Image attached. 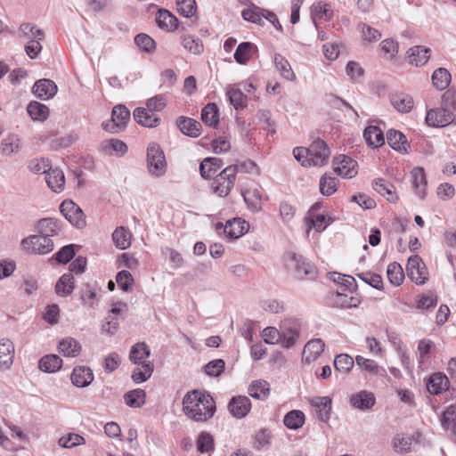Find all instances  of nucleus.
I'll return each instance as SVG.
<instances>
[{
    "instance_id": "1",
    "label": "nucleus",
    "mask_w": 456,
    "mask_h": 456,
    "mask_svg": "<svg viewBox=\"0 0 456 456\" xmlns=\"http://www.w3.org/2000/svg\"><path fill=\"white\" fill-rule=\"evenodd\" d=\"M183 411L189 419L197 422H206L216 413V402L209 394L192 390L183 399Z\"/></svg>"
},
{
    "instance_id": "2",
    "label": "nucleus",
    "mask_w": 456,
    "mask_h": 456,
    "mask_svg": "<svg viewBox=\"0 0 456 456\" xmlns=\"http://www.w3.org/2000/svg\"><path fill=\"white\" fill-rule=\"evenodd\" d=\"M293 155L304 167H321L328 161L330 151L324 141L316 140L309 148L296 147Z\"/></svg>"
},
{
    "instance_id": "3",
    "label": "nucleus",
    "mask_w": 456,
    "mask_h": 456,
    "mask_svg": "<svg viewBox=\"0 0 456 456\" xmlns=\"http://www.w3.org/2000/svg\"><path fill=\"white\" fill-rule=\"evenodd\" d=\"M146 166L148 173L154 178L164 176L167 169V162L161 147L152 142L149 143L146 152Z\"/></svg>"
},
{
    "instance_id": "4",
    "label": "nucleus",
    "mask_w": 456,
    "mask_h": 456,
    "mask_svg": "<svg viewBox=\"0 0 456 456\" xmlns=\"http://www.w3.org/2000/svg\"><path fill=\"white\" fill-rule=\"evenodd\" d=\"M286 265L293 270L297 278L314 280L317 276L315 265L301 255L289 252L285 256Z\"/></svg>"
},
{
    "instance_id": "5",
    "label": "nucleus",
    "mask_w": 456,
    "mask_h": 456,
    "mask_svg": "<svg viewBox=\"0 0 456 456\" xmlns=\"http://www.w3.org/2000/svg\"><path fill=\"white\" fill-rule=\"evenodd\" d=\"M21 246L28 254L45 255L53 251V241L51 238L35 234L23 239Z\"/></svg>"
},
{
    "instance_id": "6",
    "label": "nucleus",
    "mask_w": 456,
    "mask_h": 456,
    "mask_svg": "<svg viewBox=\"0 0 456 456\" xmlns=\"http://www.w3.org/2000/svg\"><path fill=\"white\" fill-rule=\"evenodd\" d=\"M233 169L225 167L214 177L211 189L219 197H226L232 189L236 180L233 176Z\"/></svg>"
},
{
    "instance_id": "7",
    "label": "nucleus",
    "mask_w": 456,
    "mask_h": 456,
    "mask_svg": "<svg viewBox=\"0 0 456 456\" xmlns=\"http://www.w3.org/2000/svg\"><path fill=\"white\" fill-rule=\"evenodd\" d=\"M60 211L64 217L75 227L83 228L86 225V216L78 205L72 200H64L60 205Z\"/></svg>"
},
{
    "instance_id": "8",
    "label": "nucleus",
    "mask_w": 456,
    "mask_h": 456,
    "mask_svg": "<svg viewBox=\"0 0 456 456\" xmlns=\"http://www.w3.org/2000/svg\"><path fill=\"white\" fill-rule=\"evenodd\" d=\"M406 271L408 277L417 285H422L428 281L427 267L418 255L409 257Z\"/></svg>"
},
{
    "instance_id": "9",
    "label": "nucleus",
    "mask_w": 456,
    "mask_h": 456,
    "mask_svg": "<svg viewBox=\"0 0 456 456\" xmlns=\"http://www.w3.org/2000/svg\"><path fill=\"white\" fill-rule=\"evenodd\" d=\"M333 169L344 178H352L357 175V162L346 155H339L333 160Z\"/></svg>"
},
{
    "instance_id": "10",
    "label": "nucleus",
    "mask_w": 456,
    "mask_h": 456,
    "mask_svg": "<svg viewBox=\"0 0 456 456\" xmlns=\"http://www.w3.org/2000/svg\"><path fill=\"white\" fill-rule=\"evenodd\" d=\"M227 407L232 417L236 419H242L248 414L252 405L251 401L248 396L237 395L232 397Z\"/></svg>"
},
{
    "instance_id": "11",
    "label": "nucleus",
    "mask_w": 456,
    "mask_h": 456,
    "mask_svg": "<svg viewBox=\"0 0 456 456\" xmlns=\"http://www.w3.org/2000/svg\"><path fill=\"white\" fill-rule=\"evenodd\" d=\"M325 344L321 338L309 340L302 353V362L310 363L315 361L324 351Z\"/></svg>"
},
{
    "instance_id": "12",
    "label": "nucleus",
    "mask_w": 456,
    "mask_h": 456,
    "mask_svg": "<svg viewBox=\"0 0 456 456\" xmlns=\"http://www.w3.org/2000/svg\"><path fill=\"white\" fill-rule=\"evenodd\" d=\"M57 90L55 83L47 78L37 80L32 87L35 96L43 100L53 98L56 94Z\"/></svg>"
},
{
    "instance_id": "13",
    "label": "nucleus",
    "mask_w": 456,
    "mask_h": 456,
    "mask_svg": "<svg viewBox=\"0 0 456 456\" xmlns=\"http://www.w3.org/2000/svg\"><path fill=\"white\" fill-rule=\"evenodd\" d=\"M14 359L13 343L6 338L0 339V370H6L11 368Z\"/></svg>"
},
{
    "instance_id": "14",
    "label": "nucleus",
    "mask_w": 456,
    "mask_h": 456,
    "mask_svg": "<svg viewBox=\"0 0 456 456\" xmlns=\"http://www.w3.org/2000/svg\"><path fill=\"white\" fill-rule=\"evenodd\" d=\"M45 182L49 189L55 193H61L65 189L64 173L60 168H49L45 175Z\"/></svg>"
},
{
    "instance_id": "15",
    "label": "nucleus",
    "mask_w": 456,
    "mask_h": 456,
    "mask_svg": "<svg viewBox=\"0 0 456 456\" xmlns=\"http://www.w3.org/2000/svg\"><path fill=\"white\" fill-rule=\"evenodd\" d=\"M248 227L249 224L245 220L237 217L226 222L224 232L230 239H238L248 232Z\"/></svg>"
},
{
    "instance_id": "16",
    "label": "nucleus",
    "mask_w": 456,
    "mask_h": 456,
    "mask_svg": "<svg viewBox=\"0 0 456 456\" xmlns=\"http://www.w3.org/2000/svg\"><path fill=\"white\" fill-rule=\"evenodd\" d=\"M100 151L104 155L122 157L127 151V146L118 139H110L101 142Z\"/></svg>"
},
{
    "instance_id": "17",
    "label": "nucleus",
    "mask_w": 456,
    "mask_h": 456,
    "mask_svg": "<svg viewBox=\"0 0 456 456\" xmlns=\"http://www.w3.org/2000/svg\"><path fill=\"white\" fill-rule=\"evenodd\" d=\"M177 126L183 134L192 138H197L201 134L200 123L186 116L180 117L177 120Z\"/></svg>"
},
{
    "instance_id": "18",
    "label": "nucleus",
    "mask_w": 456,
    "mask_h": 456,
    "mask_svg": "<svg viewBox=\"0 0 456 456\" xmlns=\"http://www.w3.org/2000/svg\"><path fill=\"white\" fill-rule=\"evenodd\" d=\"M311 405L316 409L318 419L328 422L330 418L331 399L328 396H317L311 400Z\"/></svg>"
},
{
    "instance_id": "19",
    "label": "nucleus",
    "mask_w": 456,
    "mask_h": 456,
    "mask_svg": "<svg viewBox=\"0 0 456 456\" xmlns=\"http://www.w3.org/2000/svg\"><path fill=\"white\" fill-rule=\"evenodd\" d=\"M387 139L388 144L395 151L403 154L409 152L410 144L403 133L390 129L387 134Z\"/></svg>"
},
{
    "instance_id": "20",
    "label": "nucleus",
    "mask_w": 456,
    "mask_h": 456,
    "mask_svg": "<svg viewBox=\"0 0 456 456\" xmlns=\"http://www.w3.org/2000/svg\"><path fill=\"white\" fill-rule=\"evenodd\" d=\"M390 102L395 110L401 113H409L414 106L413 98L404 93L392 94Z\"/></svg>"
},
{
    "instance_id": "21",
    "label": "nucleus",
    "mask_w": 456,
    "mask_h": 456,
    "mask_svg": "<svg viewBox=\"0 0 456 456\" xmlns=\"http://www.w3.org/2000/svg\"><path fill=\"white\" fill-rule=\"evenodd\" d=\"M449 379L446 375L436 372L432 374L428 382L427 389L430 394L438 395L449 388Z\"/></svg>"
},
{
    "instance_id": "22",
    "label": "nucleus",
    "mask_w": 456,
    "mask_h": 456,
    "mask_svg": "<svg viewBox=\"0 0 456 456\" xmlns=\"http://www.w3.org/2000/svg\"><path fill=\"white\" fill-rule=\"evenodd\" d=\"M93 379L94 374L87 367H76L71 373L72 384L77 387H86L89 386Z\"/></svg>"
},
{
    "instance_id": "23",
    "label": "nucleus",
    "mask_w": 456,
    "mask_h": 456,
    "mask_svg": "<svg viewBox=\"0 0 456 456\" xmlns=\"http://www.w3.org/2000/svg\"><path fill=\"white\" fill-rule=\"evenodd\" d=\"M280 343L284 348H291L299 338L300 330L297 323L287 327L286 324L281 328Z\"/></svg>"
},
{
    "instance_id": "24",
    "label": "nucleus",
    "mask_w": 456,
    "mask_h": 456,
    "mask_svg": "<svg viewBox=\"0 0 456 456\" xmlns=\"http://www.w3.org/2000/svg\"><path fill=\"white\" fill-rule=\"evenodd\" d=\"M150 355V349L145 343H136L132 346L129 359L133 363L141 366L143 365V363L151 362L149 360Z\"/></svg>"
},
{
    "instance_id": "25",
    "label": "nucleus",
    "mask_w": 456,
    "mask_h": 456,
    "mask_svg": "<svg viewBox=\"0 0 456 456\" xmlns=\"http://www.w3.org/2000/svg\"><path fill=\"white\" fill-rule=\"evenodd\" d=\"M408 61L416 67L423 66L430 58V49L417 45L409 49Z\"/></svg>"
},
{
    "instance_id": "26",
    "label": "nucleus",
    "mask_w": 456,
    "mask_h": 456,
    "mask_svg": "<svg viewBox=\"0 0 456 456\" xmlns=\"http://www.w3.org/2000/svg\"><path fill=\"white\" fill-rule=\"evenodd\" d=\"M37 229L38 234L52 238L61 231V222L53 218H43L38 221Z\"/></svg>"
},
{
    "instance_id": "27",
    "label": "nucleus",
    "mask_w": 456,
    "mask_h": 456,
    "mask_svg": "<svg viewBox=\"0 0 456 456\" xmlns=\"http://www.w3.org/2000/svg\"><path fill=\"white\" fill-rule=\"evenodd\" d=\"M131 116H110V118L103 121L102 128L111 134H118L125 130Z\"/></svg>"
},
{
    "instance_id": "28",
    "label": "nucleus",
    "mask_w": 456,
    "mask_h": 456,
    "mask_svg": "<svg viewBox=\"0 0 456 456\" xmlns=\"http://www.w3.org/2000/svg\"><path fill=\"white\" fill-rule=\"evenodd\" d=\"M412 184L417 196L423 200L426 197L427 179L423 167H417L411 171Z\"/></svg>"
},
{
    "instance_id": "29",
    "label": "nucleus",
    "mask_w": 456,
    "mask_h": 456,
    "mask_svg": "<svg viewBox=\"0 0 456 456\" xmlns=\"http://www.w3.org/2000/svg\"><path fill=\"white\" fill-rule=\"evenodd\" d=\"M58 349L66 357H76L81 352V345L75 338L67 337L60 341Z\"/></svg>"
},
{
    "instance_id": "30",
    "label": "nucleus",
    "mask_w": 456,
    "mask_h": 456,
    "mask_svg": "<svg viewBox=\"0 0 456 456\" xmlns=\"http://www.w3.org/2000/svg\"><path fill=\"white\" fill-rule=\"evenodd\" d=\"M351 404L360 410H368L375 403V397L372 393L367 391H361L354 394L350 399Z\"/></svg>"
},
{
    "instance_id": "31",
    "label": "nucleus",
    "mask_w": 456,
    "mask_h": 456,
    "mask_svg": "<svg viewBox=\"0 0 456 456\" xmlns=\"http://www.w3.org/2000/svg\"><path fill=\"white\" fill-rule=\"evenodd\" d=\"M363 136L368 145L372 148H379L385 142L382 130L376 126H370L366 127L363 132Z\"/></svg>"
},
{
    "instance_id": "32",
    "label": "nucleus",
    "mask_w": 456,
    "mask_h": 456,
    "mask_svg": "<svg viewBox=\"0 0 456 456\" xmlns=\"http://www.w3.org/2000/svg\"><path fill=\"white\" fill-rule=\"evenodd\" d=\"M132 233L124 226L117 227L112 233V240L116 248L124 250L131 245Z\"/></svg>"
},
{
    "instance_id": "33",
    "label": "nucleus",
    "mask_w": 456,
    "mask_h": 456,
    "mask_svg": "<svg viewBox=\"0 0 456 456\" xmlns=\"http://www.w3.org/2000/svg\"><path fill=\"white\" fill-rule=\"evenodd\" d=\"M223 166L222 159L218 158H207L200 165V172L202 177L210 178Z\"/></svg>"
},
{
    "instance_id": "34",
    "label": "nucleus",
    "mask_w": 456,
    "mask_h": 456,
    "mask_svg": "<svg viewBox=\"0 0 456 456\" xmlns=\"http://www.w3.org/2000/svg\"><path fill=\"white\" fill-rule=\"evenodd\" d=\"M74 277L70 273L62 274L55 285V292L60 297H67L74 290Z\"/></svg>"
},
{
    "instance_id": "35",
    "label": "nucleus",
    "mask_w": 456,
    "mask_h": 456,
    "mask_svg": "<svg viewBox=\"0 0 456 456\" xmlns=\"http://www.w3.org/2000/svg\"><path fill=\"white\" fill-rule=\"evenodd\" d=\"M373 189L390 202H395L397 197L394 191V186L382 178L375 179L372 183Z\"/></svg>"
},
{
    "instance_id": "36",
    "label": "nucleus",
    "mask_w": 456,
    "mask_h": 456,
    "mask_svg": "<svg viewBox=\"0 0 456 456\" xmlns=\"http://www.w3.org/2000/svg\"><path fill=\"white\" fill-rule=\"evenodd\" d=\"M355 362L362 370L372 375L384 376L386 374V370L383 367H379L378 363L372 359H368L362 355H357L355 357Z\"/></svg>"
},
{
    "instance_id": "37",
    "label": "nucleus",
    "mask_w": 456,
    "mask_h": 456,
    "mask_svg": "<svg viewBox=\"0 0 456 456\" xmlns=\"http://www.w3.org/2000/svg\"><path fill=\"white\" fill-rule=\"evenodd\" d=\"M227 95L231 104L236 110H242L247 105V96L244 94L242 90L233 86L227 90Z\"/></svg>"
},
{
    "instance_id": "38",
    "label": "nucleus",
    "mask_w": 456,
    "mask_h": 456,
    "mask_svg": "<svg viewBox=\"0 0 456 456\" xmlns=\"http://www.w3.org/2000/svg\"><path fill=\"white\" fill-rule=\"evenodd\" d=\"M61 366L62 360L56 354L45 355L39 361V369L48 373L58 371Z\"/></svg>"
},
{
    "instance_id": "39",
    "label": "nucleus",
    "mask_w": 456,
    "mask_h": 456,
    "mask_svg": "<svg viewBox=\"0 0 456 456\" xmlns=\"http://www.w3.org/2000/svg\"><path fill=\"white\" fill-rule=\"evenodd\" d=\"M156 22L160 28L174 30L178 26V20L167 10H159L156 17Z\"/></svg>"
},
{
    "instance_id": "40",
    "label": "nucleus",
    "mask_w": 456,
    "mask_h": 456,
    "mask_svg": "<svg viewBox=\"0 0 456 456\" xmlns=\"http://www.w3.org/2000/svg\"><path fill=\"white\" fill-rule=\"evenodd\" d=\"M305 416L303 411L292 410L284 416L283 423L289 429L297 430L305 424Z\"/></svg>"
},
{
    "instance_id": "41",
    "label": "nucleus",
    "mask_w": 456,
    "mask_h": 456,
    "mask_svg": "<svg viewBox=\"0 0 456 456\" xmlns=\"http://www.w3.org/2000/svg\"><path fill=\"white\" fill-rule=\"evenodd\" d=\"M270 394V385L265 380H256L248 387V395L258 400H265Z\"/></svg>"
},
{
    "instance_id": "42",
    "label": "nucleus",
    "mask_w": 456,
    "mask_h": 456,
    "mask_svg": "<svg viewBox=\"0 0 456 456\" xmlns=\"http://www.w3.org/2000/svg\"><path fill=\"white\" fill-rule=\"evenodd\" d=\"M20 149V139L16 134H10L0 142V152L4 156H11L17 153Z\"/></svg>"
},
{
    "instance_id": "43",
    "label": "nucleus",
    "mask_w": 456,
    "mask_h": 456,
    "mask_svg": "<svg viewBox=\"0 0 456 456\" xmlns=\"http://www.w3.org/2000/svg\"><path fill=\"white\" fill-rule=\"evenodd\" d=\"M318 208V205L315 204L312 207L310 211V222L308 229L314 228L316 232H322L330 224V217H326L324 215L317 214L314 215V211Z\"/></svg>"
},
{
    "instance_id": "44",
    "label": "nucleus",
    "mask_w": 456,
    "mask_h": 456,
    "mask_svg": "<svg viewBox=\"0 0 456 456\" xmlns=\"http://www.w3.org/2000/svg\"><path fill=\"white\" fill-rule=\"evenodd\" d=\"M451 77V74L446 69L438 68L432 74V83L436 89L442 91L447 88Z\"/></svg>"
},
{
    "instance_id": "45",
    "label": "nucleus",
    "mask_w": 456,
    "mask_h": 456,
    "mask_svg": "<svg viewBox=\"0 0 456 456\" xmlns=\"http://www.w3.org/2000/svg\"><path fill=\"white\" fill-rule=\"evenodd\" d=\"M146 394L144 390L136 388L125 394L124 400L127 406L139 408L145 403Z\"/></svg>"
},
{
    "instance_id": "46",
    "label": "nucleus",
    "mask_w": 456,
    "mask_h": 456,
    "mask_svg": "<svg viewBox=\"0 0 456 456\" xmlns=\"http://www.w3.org/2000/svg\"><path fill=\"white\" fill-rule=\"evenodd\" d=\"M255 45L250 42L240 43L234 53V59L240 64H246L250 57Z\"/></svg>"
},
{
    "instance_id": "47",
    "label": "nucleus",
    "mask_w": 456,
    "mask_h": 456,
    "mask_svg": "<svg viewBox=\"0 0 456 456\" xmlns=\"http://www.w3.org/2000/svg\"><path fill=\"white\" fill-rule=\"evenodd\" d=\"M245 202L252 209H259L263 199L262 192L258 188H249L242 192Z\"/></svg>"
},
{
    "instance_id": "48",
    "label": "nucleus",
    "mask_w": 456,
    "mask_h": 456,
    "mask_svg": "<svg viewBox=\"0 0 456 456\" xmlns=\"http://www.w3.org/2000/svg\"><path fill=\"white\" fill-rule=\"evenodd\" d=\"M354 365V358L347 354H340L336 355L334 359V367L336 371L346 374Z\"/></svg>"
},
{
    "instance_id": "49",
    "label": "nucleus",
    "mask_w": 456,
    "mask_h": 456,
    "mask_svg": "<svg viewBox=\"0 0 456 456\" xmlns=\"http://www.w3.org/2000/svg\"><path fill=\"white\" fill-rule=\"evenodd\" d=\"M153 370L154 366L152 362H146L141 366L137 365L132 372V379L137 384L142 383L150 379Z\"/></svg>"
},
{
    "instance_id": "50",
    "label": "nucleus",
    "mask_w": 456,
    "mask_h": 456,
    "mask_svg": "<svg viewBox=\"0 0 456 456\" xmlns=\"http://www.w3.org/2000/svg\"><path fill=\"white\" fill-rule=\"evenodd\" d=\"M333 302L337 306L350 308L356 307L360 303L357 297H354L346 293V290L337 291L334 295Z\"/></svg>"
},
{
    "instance_id": "51",
    "label": "nucleus",
    "mask_w": 456,
    "mask_h": 456,
    "mask_svg": "<svg viewBox=\"0 0 456 456\" xmlns=\"http://www.w3.org/2000/svg\"><path fill=\"white\" fill-rule=\"evenodd\" d=\"M227 167L234 168L233 176L236 178L238 173H247L250 175H258L259 168L257 165L251 160L240 161L234 165H230Z\"/></svg>"
},
{
    "instance_id": "52",
    "label": "nucleus",
    "mask_w": 456,
    "mask_h": 456,
    "mask_svg": "<svg viewBox=\"0 0 456 456\" xmlns=\"http://www.w3.org/2000/svg\"><path fill=\"white\" fill-rule=\"evenodd\" d=\"M274 63L281 75L288 80L295 78V74L289 62L281 54H275Z\"/></svg>"
},
{
    "instance_id": "53",
    "label": "nucleus",
    "mask_w": 456,
    "mask_h": 456,
    "mask_svg": "<svg viewBox=\"0 0 456 456\" xmlns=\"http://www.w3.org/2000/svg\"><path fill=\"white\" fill-rule=\"evenodd\" d=\"M387 274L389 281L396 286H399L404 279L403 268L396 262L388 265Z\"/></svg>"
},
{
    "instance_id": "54",
    "label": "nucleus",
    "mask_w": 456,
    "mask_h": 456,
    "mask_svg": "<svg viewBox=\"0 0 456 456\" xmlns=\"http://www.w3.org/2000/svg\"><path fill=\"white\" fill-rule=\"evenodd\" d=\"M183 46L193 54H200L203 52V44L200 39L192 36H183L181 38Z\"/></svg>"
},
{
    "instance_id": "55",
    "label": "nucleus",
    "mask_w": 456,
    "mask_h": 456,
    "mask_svg": "<svg viewBox=\"0 0 456 456\" xmlns=\"http://www.w3.org/2000/svg\"><path fill=\"white\" fill-rule=\"evenodd\" d=\"M264 11L265 9L254 6L253 8L244 9L241 12V16L247 21H250L258 25H264Z\"/></svg>"
},
{
    "instance_id": "56",
    "label": "nucleus",
    "mask_w": 456,
    "mask_h": 456,
    "mask_svg": "<svg viewBox=\"0 0 456 456\" xmlns=\"http://www.w3.org/2000/svg\"><path fill=\"white\" fill-rule=\"evenodd\" d=\"M20 31L23 35L25 38L28 40L30 39H39L44 40L45 33L43 30L37 28V26L32 25L30 23H23L20 27Z\"/></svg>"
},
{
    "instance_id": "57",
    "label": "nucleus",
    "mask_w": 456,
    "mask_h": 456,
    "mask_svg": "<svg viewBox=\"0 0 456 456\" xmlns=\"http://www.w3.org/2000/svg\"><path fill=\"white\" fill-rule=\"evenodd\" d=\"M337 191L335 177L324 175L320 179V191L324 196H330Z\"/></svg>"
},
{
    "instance_id": "58",
    "label": "nucleus",
    "mask_w": 456,
    "mask_h": 456,
    "mask_svg": "<svg viewBox=\"0 0 456 456\" xmlns=\"http://www.w3.org/2000/svg\"><path fill=\"white\" fill-rule=\"evenodd\" d=\"M330 279L334 282L339 283L341 285L342 290H349L352 291L354 288V279L350 275H345L339 273H330Z\"/></svg>"
},
{
    "instance_id": "59",
    "label": "nucleus",
    "mask_w": 456,
    "mask_h": 456,
    "mask_svg": "<svg viewBox=\"0 0 456 456\" xmlns=\"http://www.w3.org/2000/svg\"><path fill=\"white\" fill-rule=\"evenodd\" d=\"M197 449L201 453H207L214 449L213 436L206 432L200 433L197 440Z\"/></svg>"
},
{
    "instance_id": "60",
    "label": "nucleus",
    "mask_w": 456,
    "mask_h": 456,
    "mask_svg": "<svg viewBox=\"0 0 456 456\" xmlns=\"http://www.w3.org/2000/svg\"><path fill=\"white\" fill-rule=\"evenodd\" d=\"M442 108L448 114L456 111V91L448 90L443 94Z\"/></svg>"
},
{
    "instance_id": "61",
    "label": "nucleus",
    "mask_w": 456,
    "mask_h": 456,
    "mask_svg": "<svg viewBox=\"0 0 456 456\" xmlns=\"http://www.w3.org/2000/svg\"><path fill=\"white\" fill-rule=\"evenodd\" d=\"M178 12L186 17H192L197 10L195 0H177L176 1Z\"/></svg>"
},
{
    "instance_id": "62",
    "label": "nucleus",
    "mask_w": 456,
    "mask_h": 456,
    "mask_svg": "<svg viewBox=\"0 0 456 456\" xmlns=\"http://www.w3.org/2000/svg\"><path fill=\"white\" fill-rule=\"evenodd\" d=\"M358 29L362 33V39L368 42L378 41L381 37V33L365 23H360Z\"/></svg>"
},
{
    "instance_id": "63",
    "label": "nucleus",
    "mask_w": 456,
    "mask_h": 456,
    "mask_svg": "<svg viewBox=\"0 0 456 456\" xmlns=\"http://www.w3.org/2000/svg\"><path fill=\"white\" fill-rule=\"evenodd\" d=\"M380 50L383 58L391 60L398 52V45L391 39H385L380 44Z\"/></svg>"
},
{
    "instance_id": "64",
    "label": "nucleus",
    "mask_w": 456,
    "mask_h": 456,
    "mask_svg": "<svg viewBox=\"0 0 456 456\" xmlns=\"http://www.w3.org/2000/svg\"><path fill=\"white\" fill-rule=\"evenodd\" d=\"M440 421L444 429L451 428L456 423V406L452 405L444 411Z\"/></svg>"
}]
</instances>
